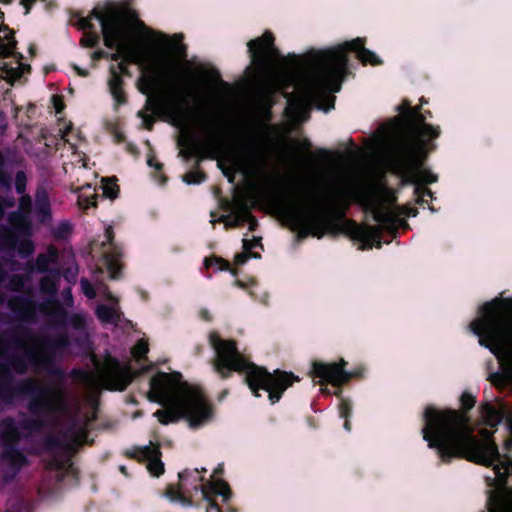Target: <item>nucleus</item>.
Listing matches in <instances>:
<instances>
[{"instance_id": "obj_15", "label": "nucleus", "mask_w": 512, "mask_h": 512, "mask_svg": "<svg viewBox=\"0 0 512 512\" xmlns=\"http://www.w3.org/2000/svg\"><path fill=\"white\" fill-rule=\"evenodd\" d=\"M15 44L13 32L7 27L0 28V55L4 57L11 55Z\"/></svg>"}, {"instance_id": "obj_10", "label": "nucleus", "mask_w": 512, "mask_h": 512, "mask_svg": "<svg viewBox=\"0 0 512 512\" xmlns=\"http://www.w3.org/2000/svg\"><path fill=\"white\" fill-rule=\"evenodd\" d=\"M346 362L341 359L339 363H320L313 364L312 375L319 379L320 383L329 382L335 386L347 382L351 374L343 370Z\"/></svg>"}, {"instance_id": "obj_24", "label": "nucleus", "mask_w": 512, "mask_h": 512, "mask_svg": "<svg viewBox=\"0 0 512 512\" xmlns=\"http://www.w3.org/2000/svg\"><path fill=\"white\" fill-rule=\"evenodd\" d=\"M183 180L187 184H199L204 180V175L200 171H191L183 177Z\"/></svg>"}, {"instance_id": "obj_43", "label": "nucleus", "mask_w": 512, "mask_h": 512, "mask_svg": "<svg viewBox=\"0 0 512 512\" xmlns=\"http://www.w3.org/2000/svg\"><path fill=\"white\" fill-rule=\"evenodd\" d=\"M3 15H4V14L0 11V20H2V19H3Z\"/></svg>"}, {"instance_id": "obj_41", "label": "nucleus", "mask_w": 512, "mask_h": 512, "mask_svg": "<svg viewBox=\"0 0 512 512\" xmlns=\"http://www.w3.org/2000/svg\"><path fill=\"white\" fill-rule=\"evenodd\" d=\"M344 426H345V429H347V430H349V429H350V427H349V422H348V421H346V422H345V425H344Z\"/></svg>"}, {"instance_id": "obj_9", "label": "nucleus", "mask_w": 512, "mask_h": 512, "mask_svg": "<svg viewBox=\"0 0 512 512\" xmlns=\"http://www.w3.org/2000/svg\"><path fill=\"white\" fill-rule=\"evenodd\" d=\"M96 375H86L85 381L92 387H104L110 390H123L132 379V373L127 366L107 356L103 363L95 362Z\"/></svg>"}, {"instance_id": "obj_21", "label": "nucleus", "mask_w": 512, "mask_h": 512, "mask_svg": "<svg viewBox=\"0 0 512 512\" xmlns=\"http://www.w3.org/2000/svg\"><path fill=\"white\" fill-rule=\"evenodd\" d=\"M102 189H103V194L110 199H114L117 196L118 187L111 180L103 179L102 180Z\"/></svg>"}, {"instance_id": "obj_26", "label": "nucleus", "mask_w": 512, "mask_h": 512, "mask_svg": "<svg viewBox=\"0 0 512 512\" xmlns=\"http://www.w3.org/2000/svg\"><path fill=\"white\" fill-rule=\"evenodd\" d=\"M81 289L88 298L95 297L94 289L87 280H81Z\"/></svg>"}, {"instance_id": "obj_23", "label": "nucleus", "mask_w": 512, "mask_h": 512, "mask_svg": "<svg viewBox=\"0 0 512 512\" xmlns=\"http://www.w3.org/2000/svg\"><path fill=\"white\" fill-rule=\"evenodd\" d=\"M148 352V343L141 339L132 348V355L136 360H140Z\"/></svg>"}, {"instance_id": "obj_25", "label": "nucleus", "mask_w": 512, "mask_h": 512, "mask_svg": "<svg viewBox=\"0 0 512 512\" xmlns=\"http://www.w3.org/2000/svg\"><path fill=\"white\" fill-rule=\"evenodd\" d=\"M235 285L243 289H248L249 294L256 297L255 292L252 289H249L250 287L252 288L256 285L255 280L250 279L248 283H245L241 280H236Z\"/></svg>"}, {"instance_id": "obj_42", "label": "nucleus", "mask_w": 512, "mask_h": 512, "mask_svg": "<svg viewBox=\"0 0 512 512\" xmlns=\"http://www.w3.org/2000/svg\"><path fill=\"white\" fill-rule=\"evenodd\" d=\"M204 318H208L207 312H202Z\"/></svg>"}, {"instance_id": "obj_32", "label": "nucleus", "mask_w": 512, "mask_h": 512, "mask_svg": "<svg viewBox=\"0 0 512 512\" xmlns=\"http://www.w3.org/2000/svg\"><path fill=\"white\" fill-rule=\"evenodd\" d=\"M53 105H54L56 112H60L63 109L62 101L57 96L53 97Z\"/></svg>"}, {"instance_id": "obj_6", "label": "nucleus", "mask_w": 512, "mask_h": 512, "mask_svg": "<svg viewBox=\"0 0 512 512\" xmlns=\"http://www.w3.org/2000/svg\"><path fill=\"white\" fill-rule=\"evenodd\" d=\"M149 399L165 406L154 414L165 425L183 418L190 428L200 429L215 417L214 407L202 392L176 372L156 374L150 382Z\"/></svg>"}, {"instance_id": "obj_16", "label": "nucleus", "mask_w": 512, "mask_h": 512, "mask_svg": "<svg viewBox=\"0 0 512 512\" xmlns=\"http://www.w3.org/2000/svg\"><path fill=\"white\" fill-rule=\"evenodd\" d=\"M96 194L90 185L81 188L78 203L83 209H87L90 206H95Z\"/></svg>"}, {"instance_id": "obj_29", "label": "nucleus", "mask_w": 512, "mask_h": 512, "mask_svg": "<svg viewBox=\"0 0 512 512\" xmlns=\"http://www.w3.org/2000/svg\"><path fill=\"white\" fill-rule=\"evenodd\" d=\"M259 244V240L254 238L252 240H247V239H244L243 240V249L246 251V252H250L254 247H256L257 245Z\"/></svg>"}, {"instance_id": "obj_44", "label": "nucleus", "mask_w": 512, "mask_h": 512, "mask_svg": "<svg viewBox=\"0 0 512 512\" xmlns=\"http://www.w3.org/2000/svg\"><path fill=\"white\" fill-rule=\"evenodd\" d=\"M511 443H512V441H511V440H509V441H507V442H506V445L508 446V445H510Z\"/></svg>"}, {"instance_id": "obj_2", "label": "nucleus", "mask_w": 512, "mask_h": 512, "mask_svg": "<svg viewBox=\"0 0 512 512\" xmlns=\"http://www.w3.org/2000/svg\"><path fill=\"white\" fill-rule=\"evenodd\" d=\"M248 48L251 55L248 81L265 93L283 91L290 121L287 130L305 120L311 105L324 111L333 108L332 93L340 90L347 73L348 51L357 52L363 64L382 63L379 56L364 48L361 38L283 58L273 45L272 35L266 32L248 42Z\"/></svg>"}, {"instance_id": "obj_17", "label": "nucleus", "mask_w": 512, "mask_h": 512, "mask_svg": "<svg viewBox=\"0 0 512 512\" xmlns=\"http://www.w3.org/2000/svg\"><path fill=\"white\" fill-rule=\"evenodd\" d=\"M97 316L102 322L114 323L118 318V312L112 307L99 306L97 308Z\"/></svg>"}, {"instance_id": "obj_18", "label": "nucleus", "mask_w": 512, "mask_h": 512, "mask_svg": "<svg viewBox=\"0 0 512 512\" xmlns=\"http://www.w3.org/2000/svg\"><path fill=\"white\" fill-rule=\"evenodd\" d=\"M0 437L5 442L14 441L18 437L16 428L11 421L3 422L0 426Z\"/></svg>"}, {"instance_id": "obj_28", "label": "nucleus", "mask_w": 512, "mask_h": 512, "mask_svg": "<svg viewBox=\"0 0 512 512\" xmlns=\"http://www.w3.org/2000/svg\"><path fill=\"white\" fill-rule=\"evenodd\" d=\"M249 256H251V257H258L257 254L248 253V252H246L244 250L243 253L238 254V255L235 256V264H237V265L244 264L247 261Z\"/></svg>"}, {"instance_id": "obj_33", "label": "nucleus", "mask_w": 512, "mask_h": 512, "mask_svg": "<svg viewBox=\"0 0 512 512\" xmlns=\"http://www.w3.org/2000/svg\"><path fill=\"white\" fill-rule=\"evenodd\" d=\"M23 180H24V175L23 174H18L17 175V190L19 193H22L23 191Z\"/></svg>"}, {"instance_id": "obj_7", "label": "nucleus", "mask_w": 512, "mask_h": 512, "mask_svg": "<svg viewBox=\"0 0 512 512\" xmlns=\"http://www.w3.org/2000/svg\"><path fill=\"white\" fill-rule=\"evenodd\" d=\"M209 341L216 353L214 367L218 373L225 376L231 371L243 372L251 392L261 396V391L267 393L271 404L279 401L283 392L291 386L298 378L294 375L274 371L269 373L262 367L249 363L230 340H221L216 334L209 336Z\"/></svg>"}, {"instance_id": "obj_19", "label": "nucleus", "mask_w": 512, "mask_h": 512, "mask_svg": "<svg viewBox=\"0 0 512 512\" xmlns=\"http://www.w3.org/2000/svg\"><path fill=\"white\" fill-rule=\"evenodd\" d=\"M204 264L207 268L213 267L216 271L229 270L230 264L221 258H206Z\"/></svg>"}, {"instance_id": "obj_14", "label": "nucleus", "mask_w": 512, "mask_h": 512, "mask_svg": "<svg viewBox=\"0 0 512 512\" xmlns=\"http://www.w3.org/2000/svg\"><path fill=\"white\" fill-rule=\"evenodd\" d=\"M29 67L20 63L19 57L11 60L10 62L0 60V77L9 82H13L21 77Z\"/></svg>"}, {"instance_id": "obj_1", "label": "nucleus", "mask_w": 512, "mask_h": 512, "mask_svg": "<svg viewBox=\"0 0 512 512\" xmlns=\"http://www.w3.org/2000/svg\"><path fill=\"white\" fill-rule=\"evenodd\" d=\"M104 43L114 48L112 60L119 61L110 66L108 86L117 104L125 102L121 74L127 63H136L140 68L137 81L139 91L146 95L144 110L138 112L142 124L151 129L153 115L176 126L202 157L216 159L224 175L232 181L239 172L249 189H239L232 201L225 204L231 212L218 219L211 214V222H224L226 227H236L247 221L253 230L256 221L250 215L247 195L253 188L270 182L267 155L257 147L226 137L228 126L222 113L213 103L191 109L186 95L167 79L175 72L190 75L196 83L197 96L213 100L221 99L229 92L228 85L219 73L202 65L190 66L184 62L185 48L180 35L168 36L146 27L143 23H98Z\"/></svg>"}, {"instance_id": "obj_13", "label": "nucleus", "mask_w": 512, "mask_h": 512, "mask_svg": "<svg viewBox=\"0 0 512 512\" xmlns=\"http://www.w3.org/2000/svg\"><path fill=\"white\" fill-rule=\"evenodd\" d=\"M201 494L205 501H207L209 507L207 512H220L219 509L211 503V495L216 494L222 496L224 499L229 497V488L227 484L221 480L215 479L205 486L201 487Z\"/></svg>"}, {"instance_id": "obj_8", "label": "nucleus", "mask_w": 512, "mask_h": 512, "mask_svg": "<svg viewBox=\"0 0 512 512\" xmlns=\"http://www.w3.org/2000/svg\"><path fill=\"white\" fill-rule=\"evenodd\" d=\"M395 200L393 191L381 180L371 184V199L367 207L379 227L359 226L352 222L346 224L352 238L361 243V249H368L374 245L380 247V228L393 232L399 227L406 226V216L416 215L411 208L395 206Z\"/></svg>"}, {"instance_id": "obj_22", "label": "nucleus", "mask_w": 512, "mask_h": 512, "mask_svg": "<svg viewBox=\"0 0 512 512\" xmlns=\"http://www.w3.org/2000/svg\"><path fill=\"white\" fill-rule=\"evenodd\" d=\"M105 263L111 278H116L117 272L120 270V264L113 256L106 255Z\"/></svg>"}, {"instance_id": "obj_27", "label": "nucleus", "mask_w": 512, "mask_h": 512, "mask_svg": "<svg viewBox=\"0 0 512 512\" xmlns=\"http://www.w3.org/2000/svg\"><path fill=\"white\" fill-rule=\"evenodd\" d=\"M461 403L464 408L470 409L474 405L475 400L471 394L465 393L461 397Z\"/></svg>"}, {"instance_id": "obj_38", "label": "nucleus", "mask_w": 512, "mask_h": 512, "mask_svg": "<svg viewBox=\"0 0 512 512\" xmlns=\"http://www.w3.org/2000/svg\"><path fill=\"white\" fill-rule=\"evenodd\" d=\"M106 237H107L108 241H111V239H112V232H111L110 229L106 230Z\"/></svg>"}, {"instance_id": "obj_45", "label": "nucleus", "mask_w": 512, "mask_h": 512, "mask_svg": "<svg viewBox=\"0 0 512 512\" xmlns=\"http://www.w3.org/2000/svg\"><path fill=\"white\" fill-rule=\"evenodd\" d=\"M84 440H77V443L80 444V443H83Z\"/></svg>"}, {"instance_id": "obj_20", "label": "nucleus", "mask_w": 512, "mask_h": 512, "mask_svg": "<svg viewBox=\"0 0 512 512\" xmlns=\"http://www.w3.org/2000/svg\"><path fill=\"white\" fill-rule=\"evenodd\" d=\"M24 458L22 455L16 451H9L7 455L3 458L4 464H9L13 467H19L23 464Z\"/></svg>"}, {"instance_id": "obj_30", "label": "nucleus", "mask_w": 512, "mask_h": 512, "mask_svg": "<svg viewBox=\"0 0 512 512\" xmlns=\"http://www.w3.org/2000/svg\"><path fill=\"white\" fill-rule=\"evenodd\" d=\"M35 1L36 0H21V4L26 9V13L29 12L32 3H34ZM0 2L3 4H9L11 2V0H0Z\"/></svg>"}, {"instance_id": "obj_34", "label": "nucleus", "mask_w": 512, "mask_h": 512, "mask_svg": "<svg viewBox=\"0 0 512 512\" xmlns=\"http://www.w3.org/2000/svg\"><path fill=\"white\" fill-rule=\"evenodd\" d=\"M70 130H71V128L67 127L64 131H62V139L67 143H70V138H69Z\"/></svg>"}, {"instance_id": "obj_40", "label": "nucleus", "mask_w": 512, "mask_h": 512, "mask_svg": "<svg viewBox=\"0 0 512 512\" xmlns=\"http://www.w3.org/2000/svg\"><path fill=\"white\" fill-rule=\"evenodd\" d=\"M266 300H267V294H266V293H264L263 297H261V298H260V301H262V302H264V303H265V302H266Z\"/></svg>"}, {"instance_id": "obj_4", "label": "nucleus", "mask_w": 512, "mask_h": 512, "mask_svg": "<svg viewBox=\"0 0 512 512\" xmlns=\"http://www.w3.org/2000/svg\"><path fill=\"white\" fill-rule=\"evenodd\" d=\"M398 110L400 116L379 129L365 154L372 164L387 162L406 182L416 186L418 201L426 202L432 192L424 185L436 182L438 177L422 167L421 162L434 149L433 141L440 135V129L426 123L418 109H410L407 102Z\"/></svg>"}, {"instance_id": "obj_11", "label": "nucleus", "mask_w": 512, "mask_h": 512, "mask_svg": "<svg viewBox=\"0 0 512 512\" xmlns=\"http://www.w3.org/2000/svg\"><path fill=\"white\" fill-rule=\"evenodd\" d=\"M159 449L156 445L150 444L141 447L136 452V457L140 461L146 462V467L152 476L158 477L164 471L163 463L161 462Z\"/></svg>"}, {"instance_id": "obj_5", "label": "nucleus", "mask_w": 512, "mask_h": 512, "mask_svg": "<svg viewBox=\"0 0 512 512\" xmlns=\"http://www.w3.org/2000/svg\"><path fill=\"white\" fill-rule=\"evenodd\" d=\"M361 191L362 183L357 175L340 171L324 186L306 183L292 194L280 195L276 204L302 236L321 238L335 229L334 209L357 198Z\"/></svg>"}, {"instance_id": "obj_3", "label": "nucleus", "mask_w": 512, "mask_h": 512, "mask_svg": "<svg viewBox=\"0 0 512 512\" xmlns=\"http://www.w3.org/2000/svg\"><path fill=\"white\" fill-rule=\"evenodd\" d=\"M502 418L500 406L488 403L479 408L475 426L458 411L427 407L423 413V439L441 458L459 456L492 467L487 480L495 490L489 498V512H512V460L499 454L492 439Z\"/></svg>"}, {"instance_id": "obj_36", "label": "nucleus", "mask_w": 512, "mask_h": 512, "mask_svg": "<svg viewBox=\"0 0 512 512\" xmlns=\"http://www.w3.org/2000/svg\"><path fill=\"white\" fill-rule=\"evenodd\" d=\"M148 164H149V166H154L156 169H160L161 168V165L159 163H154L153 159H149L148 160Z\"/></svg>"}, {"instance_id": "obj_35", "label": "nucleus", "mask_w": 512, "mask_h": 512, "mask_svg": "<svg viewBox=\"0 0 512 512\" xmlns=\"http://www.w3.org/2000/svg\"><path fill=\"white\" fill-rule=\"evenodd\" d=\"M74 69L77 71V73L80 75V76H87L88 73L86 71H84L83 69L77 67V66H74Z\"/></svg>"}, {"instance_id": "obj_39", "label": "nucleus", "mask_w": 512, "mask_h": 512, "mask_svg": "<svg viewBox=\"0 0 512 512\" xmlns=\"http://www.w3.org/2000/svg\"><path fill=\"white\" fill-rule=\"evenodd\" d=\"M29 204V200H26L25 198H22L21 206H25Z\"/></svg>"}, {"instance_id": "obj_37", "label": "nucleus", "mask_w": 512, "mask_h": 512, "mask_svg": "<svg viewBox=\"0 0 512 512\" xmlns=\"http://www.w3.org/2000/svg\"><path fill=\"white\" fill-rule=\"evenodd\" d=\"M102 56H103V52L99 51V52H94L93 55H92V58L93 59H99Z\"/></svg>"}, {"instance_id": "obj_12", "label": "nucleus", "mask_w": 512, "mask_h": 512, "mask_svg": "<svg viewBox=\"0 0 512 512\" xmlns=\"http://www.w3.org/2000/svg\"><path fill=\"white\" fill-rule=\"evenodd\" d=\"M201 478L198 475V471H194L191 473H183L180 474V485L178 489L170 488L167 490L166 495L169 500L173 503H179L182 506L190 505V500L188 499V482L200 481Z\"/></svg>"}, {"instance_id": "obj_31", "label": "nucleus", "mask_w": 512, "mask_h": 512, "mask_svg": "<svg viewBox=\"0 0 512 512\" xmlns=\"http://www.w3.org/2000/svg\"><path fill=\"white\" fill-rule=\"evenodd\" d=\"M350 412V405L348 402L343 401L340 406V414L342 417H347L348 413Z\"/></svg>"}]
</instances>
